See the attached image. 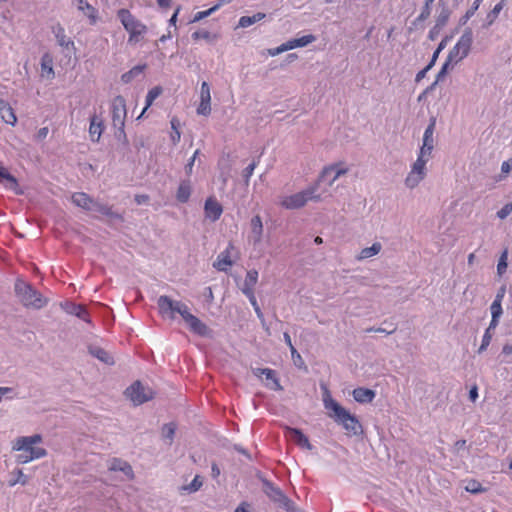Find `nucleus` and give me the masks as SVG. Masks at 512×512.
I'll list each match as a JSON object with an SVG mask.
<instances>
[{
  "instance_id": "1",
  "label": "nucleus",
  "mask_w": 512,
  "mask_h": 512,
  "mask_svg": "<svg viewBox=\"0 0 512 512\" xmlns=\"http://www.w3.org/2000/svg\"><path fill=\"white\" fill-rule=\"evenodd\" d=\"M322 401L324 408L328 411V416L336 423L342 425L348 435H359L362 433V425L355 415H352L348 410L342 407L331 396V393L326 385H321Z\"/></svg>"
},
{
  "instance_id": "2",
  "label": "nucleus",
  "mask_w": 512,
  "mask_h": 512,
  "mask_svg": "<svg viewBox=\"0 0 512 512\" xmlns=\"http://www.w3.org/2000/svg\"><path fill=\"white\" fill-rule=\"evenodd\" d=\"M319 182L309 186L307 189L297 192L293 195L284 196L280 200V205L286 209H299L306 205L308 201H320L321 196L318 194Z\"/></svg>"
},
{
  "instance_id": "3",
  "label": "nucleus",
  "mask_w": 512,
  "mask_h": 512,
  "mask_svg": "<svg viewBox=\"0 0 512 512\" xmlns=\"http://www.w3.org/2000/svg\"><path fill=\"white\" fill-rule=\"evenodd\" d=\"M111 115L113 127L117 129L115 136L118 140L126 141L124 131L125 119L127 116L126 101L122 96H116L111 103Z\"/></svg>"
},
{
  "instance_id": "4",
  "label": "nucleus",
  "mask_w": 512,
  "mask_h": 512,
  "mask_svg": "<svg viewBox=\"0 0 512 512\" xmlns=\"http://www.w3.org/2000/svg\"><path fill=\"white\" fill-rule=\"evenodd\" d=\"M117 18L129 33V42L139 41V37L147 31L146 25L136 19L127 9H119L117 11Z\"/></svg>"
},
{
  "instance_id": "5",
  "label": "nucleus",
  "mask_w": 512,
  "mask_h": 512,
  "mask_svg": "<svg viewBox=\"0 0 512 512\" xmlns=\"http://www.w3.org/2000/svg\"><path fill=\"white\" fill-rule=\"evenodd\" d=\"M157 305L160 315L165 319L173 320L176 314H179L182 318L189 311L188 306L177 300H173L167 295H161L157 299Z\"/></svg>"
},
{
  "instance_id": "6",
  "label": "nucleus",
  "mask_w": 512,
  "mask_h": 512,
  "mask_svg": "<svg viewBox=\"0 0 512 512\" xmlns=\"http://www.w3.org/2000/svg\"><path fill=\"white\" fill-rule=\"evenodd\" d=\"M473 42V33L471 29H466L461 37L458 39L457 43L450 50L447 59L453 65L458 64L464 58H466L470 52L471 46Z\"/></svg>"
},
{
  "instance_id": "7",
  "label": "nucleus",
  "mask_w": 512,
  "mask_h": 512,
  "mask_svg": "<svg viewBox=\"0 0 512 512\" xmlns=\"http://www.w3.org/2000/svg\"><path fill=\"white\" fill-rule=\"evenodd\" d=\"M429 160L430 157L418 153L417 159L412 164L411 170L404 180L407 188L414 189L424 180L427 174L426 164Z\"/></svg>"
},
{
  "instance_id": "8",
  "label": "nucleus",
  "mask_w": 512,
  "mask_h": 512,
  "mask_svg": "<svg viewBox=\"0 0 512 512\" xmlns=\"http://www.w3.org/2000/svg\"><path fill=\"white\" fill-rule=\"evenodd\" d=\"M125 395L134 405H141L154 397V391L149 386L136 381L125 390Z\"/></svg>"
},
{
  "instance_id": "9",
  "label": "nucleus",
  "mask_w": 512,
  "mask_h": 512,
  "mask_svg": "<svg viewBox=\"0 0 512 512\" xmlns=\"http://www.w3.org/2000/svg\"><path fill=\"white\" fill-rule=\"evenodd\" d=\"M348 172V168L342 163H336L325 167L319 177L320 181H326L329 186H332L341 176Z\"/></svg>"
},
{
  "instance_id": "10",
  "label": "nucleus",
  "mask_w": 512,
  "mask_h": 512,
  "mask_svg": "<svg viewBox=\"0 0 512 512\" xmlns=\"http://www.w3.org/2000/svg\"><path fill=\"white\" fill-rule=\"evenodd\" d=\"M13 449L22 451V453L17 456L19 463H27L32 460V436L16 439Z\"/></svg>"
},
{
  "instance_id": "11",
  "label": "nucleus",
  "mask_w": 512,
  "mask_h": 512,
  "mask_svg": "<svg viewBox=\"0 0 512 512\" xmlns=\"http://www.w3.org/2000/svg\"><path fill=\"white\" fill-rule=\"evenodd\" d=\"M263 491L273 502L278 503L281 507L288 504L290 500L280 488L268 480H263Z\"/></svg>"
},
{
  "instance_id": "12",
  "label": "nucleus",
  "mask_w": 512,
  "mask_h": 512,
  "mask_svg": "<svg viewBox=\"0 0 512 512\" xmlns=\"http://www.w3.org/2000/svg\"><path fill=\"white\" fill-rule=\"evenodd\" d=\"M436 121L435 119H431L429 125L424 131L423 135V143L420 147L419 154L428 156L431 158L432 151L434 149V130H435Z\"/></svg>"
},
{
  "instance_id": "13",
  "label": "nucleus",
  "mask_w": 512,
  "mask_h": 512,
  "mask_svg": "<svg viewBox=\"0 0 512 512\" xmlns=\"http://www.w3.org/2000/svg\"><path fill=\"white\" fill-rule=\"evenodd\" d=\"M14 290L16 297L24 306L29 307L32 304L31 287L22 278H17Z\"/></svg>"
},
{
  "instance_id": "14",
  "label": "nucleus",
  "mask_w": 512,
  "mask_h": 512,
  "mask_svg": "<svg viewBox=\"0 0 512 512\" xmlns=\"http://www.w3.org/2000/svg\"><path fill=\"white\" fill-rule=\"evenodd\" d=\"M41 80L51 82L55 78L54 59L50 53H44L40 61V74Z\"/></svg>"
},
{
  "instance_id": "15",
  "label": "nucleus",
  "mask_w": 512,
  "mask_h": 512,
  "mask_svg": "<svg viewBox=\"0 0 512 512\" xmlns=\"http://www.w3.org/2000/svg\"><path fill=\"white\" fill-rule=\"evenodd\" d=\"M263 223L262 219L259 215L252 217L250 221V234H249V242L252 243L254 248H257L263 238Z\"/></svg>"
},
{
  "instance_id": "16",
  "label": "nucleus",
  "mask_w": 512,
  "mask_h": 512,
  "mask_svg": "<svg viewBox=\"0 0 512 512\" xmlns=\"http://www.w3.org/2000/svg\"><path fill=\"white\" fill-rule=\"evenodd\" d=\"M211 113V93L207 82H202L200 89V103L197 107V114L208 116Z\"/></svg>"
},
{
  "instance_id": "17",
  "label": "nucleus",
  "mask_w": 512,
  "mask_h": 512,
  "mask_svg": "<svg viewBox=\"0 0 512 512\" xmlns=\"http://www.w3.org/2000/svg\"><path fill=\"white\" fill-rule=\"evenodd\" d=\"M204 213L207 219L215 222L223 213L222 205L214 197H209L204 204Z\"/></svg>"
},
{
  "instance_id": "18",
  "label": "nucleus",
  "mask_w": 512,
  "mask_h": 512,
  "mask_svg": "<svg viewBox=\"0 0 512 512\" xmlns=\"http://www.w3.org/2000/svg\"><path fill=\"white\" fill-rule=\"evenodd\" d=\"M234 249V245L229 243L226 249L217 256V259L213 264L214 268L219 271H226L231 267L233 265L232 252Z\"/></svg>"
},
{
  "instance_id": "19",
  "label": "nucleus",
  "mask_w": 512,
  "mask_h": 512,
  "mask_svg": "<svg viewBox=\"0 0 512 512\" xmlns=\"http://www.w3.org/2000/svg\"><path fill=\"white\" fill-rule=\"evenodd\" d=\"M190 330L198 335L204 336L208 333V327L196 316L188 311L182 318Z\"/></svg>"
},
{
  "instance_id": "20",
  "label": "nucleus",
  "mask_w": 512,
  "mask_h": 512,
  "mask_svg": "<svg viewBox=\"0 0 512 512\" xmlns=\"http://www.w3.org/2000/svg\"><path fill=\"white\" fill-rule=\"evenodd\" d=\"M61 307L66 313L74 315L87 323L90 322L89 314L84 306L70 301H65L61 304Z\"/></svg>"
},
{
  "instance_id": "21",
  "label": "nucleus",
  "mask_w": 512,
  "mask_h": 512,
  "mask_svg": "<svg viewBox=\"0 0 512 512\" xmlns=\"http://www.w3.org/2000/svg\"><path fill=\"white\" fill-rule=\"evenodd\" d=\"M286 435L290 438V440L295 442L301 448H304L307 450L312 449V445L310 444L308 437L306 435H304L301 430L296 429V428L287 427Z\"/></svg>"
},
{
  "instance_id": "22",
  "label": "nucleus",
  "mask_w": 512,
  "mask_h": 512,
  "mask_svg": "<svg viewBox=\"0 0 512 512\" xmlns=\"http://www.w3.org/2000/svg\"><path fill=\"white\" fill-rule=\"evenodd\" d=\"M104 125L103 121L99 119L96 115L90 118V126H89V136L91 141L98 142L103 133Z\"/></svg>"
},
{
  "instance_id": "23",
  "label": "nucleus",
  "mask_w": 512,
  "mask_h": 512,
  "mask_svg": "<svg viewBox=\"0 0 512 512\" xmlns=\"http://www.w3.org/2000/svg\"><path fill=\"white\" fill-rule=\"evenodd\" d=\"M258 281V272L256 270H249L246 274L242 292L247 296H254V286Z\"/></svg>"
},
{
  "instance_id": "24",
  "label": "nucleus",
  "mask_w": 512,
  "mask_h": 512,
  "mask_svg": "<svg viewBox=\"0 0 512 512\" xmlns=\"http://www.w3.org/2000/svg\"><path fill=\"white\" fill-rule=\"evenodd\" d=\"M109 470L110 471H121L127 476L128 479H132L134 477L132 467L126 461L121 459L113 458L109 462Z\"/></svg>"
},
{
  "instance_id": "25",
  "label": "nucleus",
  "mask_w": 512,
  "mask_h": 512,
  "mask_svg": "<svg viewBox=\"0 0 512 512\" xmlns=\"http://www.w3.org/2000/svg\"><path fill=\"white\" fill-rule=\"evenodd\" d=\"M353 398L359 403H370L375 398V391L368 388H356L352 392Z\"/></svg>"
},
{
  "instance_id": "26",
  "label": "nucleus",
  "mask_w": 512,
  "mask_h": 512,
  "mask_svg": "<svg viewBox=\"0 0 512 512\" xmlns=\"http://www.w3.org/2000/svg\"><path fill=\"white\" fill-rule=\"evenodd\" d=\"M71 200L73 204L87 211L91 210L94 201V199H92L89 195L83 192L74 193L71 196Z\"/></svg>"
},
{
  "instance_id": "27",
  "label": "nucleus",
  "mask_w": 512,
  "mask_h": 512,
  "mask_svg": "<svg viewBox=\"0 0 512 512\" xmlns=\"http://www.w3.org/2000/svg\"><path fill=\"white\" fill-rule=\"evenodd\" d=\"M88 351L93 357L97 358L101 362L108 365L114 364L113 357L103 348L96 345H91L89 346Z\"/></svg>"
},
{
  "instance_id": "28",
  "label": "nucleus",
  "mask_w": 512,
  "mask_h": 512,
  "mask_svg": "<svg viewBox=\"0 0 512 512\" xmlns=\"http://www.w3.org/2000/svg\"><path fill=\"white\" fill-rule=\"evenodd\" d=\"M192 187L190 181L183 180L180 182L176 192V199L181 203H186L191 195Z\"/></svg>"
},
{
  "instance_id": "29",
  "label": "nucleus",
  "mask_w": 512,
  "mask_h": 512,
  "mask_svg": "<svg viewBox=\"0 0 512 512\" xmlns=\"http://www.w3.org/2000/svg\"><path fill=\"white\" fill-rule=\"evenodd\" d=\"M78 9L82 11L89 19L92 24L96 23L98 19L97 10L91 6L87 0H76Z\"/></svg>"
},
{
  "instance_id": "30",
  "label": "nucleus",
  "mask_w": 512,
  "mask_h": 512,
  "mask_svg": "<svg viewBox=\"0 0 512 512\" xmlns=\"http://www.w3.org/2000/svg\"><path fill=\"white\" fill-rule=\"evenodd\" d=\"M381 250H382V244L380 242H375L372 244V246L363 248L360 251V253L358 254V256L356 257V259L358 261H362V260L371 258V257L377 255L378 253H380Z\"/></svg>"
},
{
  "instance_id": "31",
  "label": "nucleus",
  "mask_w": 512,
  "mask_h": 512,
  "mask_svg": "<svg viewBox=\"0 0 512 512\" xmlns=\"http://www.w3.org/2000/svg\"><path fill=\"white\" fill-rule=\"evenodd\" d=\"M262 374L265 376L266 380L268 381L266 383V386L269 387L272 390H282V386L279 383L278 378L276 377V373L274 370L270 368H265V370H262Z\"/></svg>"
},
{
  "instance_id": "32",
  "label": "nucleus",
  "mask_w": 512,
  "mask_h": 512,
  "mask_svg": "<svg viewBox=\"0 0 512 512\" xmlns=\"http://www.w3.org/2000/svg\"><path fill=\"white\" fill-rule=\"evenodd\" d=\"M54 34H55L57 43L61 47L69 48L70 46H72V47L74 46L73 41L69 37H67V35L65 34V30L63 27L57 26L54 29Z\"/></svg>"
},
{
  "instance_id": "33",
  "label": "nucleus",
  "mask_w": 512,
  "mask_h": 512,
  "mask_svg": "<svg viewBox=\"0 0 512 512\" xmlns=\"http://www.w3.org/2000/svg\"><path fill=\"white\" fill-rule=\"evenodd\" d=\"M265 17H266V14L262 13V12H258L252 16H242L239 19L238 27L247 28V27L255 24L256 22L263 20Z\"/></svg>"
},
{
  "instance_id": "34",
  "label": "nucleus",
  "mask_w": 512,
  "mask_h": 512,
  "mask_svg": "<svg viewBox=\"0 0 512 512\" xmlns=\"http://www.w3.org/2000/svg\"><path fill=\"white\" fill-rule=\"evenodd\" d=\"M90 211L98 212V213L108 216L110 218H120V215L113 212L111 207H109L108 205L102 204L100 202H97L95 200L93 201V205H92V208Z\"/></svg>"
},
{
  "instance_id": "35",
  "label": "nucleus",
  "mask_w": 512,
  "mask_h": 512,
  "mask_svg": "<svg viewBox=\"0 0 512 512\" xmlns=\"http://www.w3.org/2000/svg\"><path fill=\"white\" fill-rule=\"evenodd\" d=\"M161 93H162V88L160 86L153 87L152 89H150L148 91V93L146 95V104H145V107H144L143 111L141 112L139 118L144 116L147 109L153 104L154 100L161 95Z\"/></svg>"
},
{
  "instance_id": "36",
  "label": "nucleus",
  "mask_w": 512,
  "mask_h": 512,
  "mask_svg": "<svg viewBox=\"0 0 512 512\" xmlns=\"http://www.w3.org/2000/svg\"><path fill=\"white\" fill-rule=\"evenodd\" d=\"M0 115L2 120L7 124L14 125L17 120L13 109L7 103L1 106Z\"/></svg>"
},
{
  "instance_id": "37",
  "label": "nucleus",
  "mask_w": 512,
  "mask_h": 512,
  "mask_svg": "<svg viewBox=\"0 0 512 512\" xmlns=\"http://www.w3.org/2000/svg\"><path fill=\"white\" fill-rule=\"evenodd\" d=\"M145 67H146L145 65H137V66L133 67L131 70H129L128 72L124 73L121 76L122 82H124V83L131 82L133 80V78H135L136 76H138L139 74H141L143 72Z\"/></svg>"
},
{
  "instance_id": "38",
  "label": "nucleus",
  "mask_w": 512,
  "mask_h": 512,
  "mask_svg": "<svg viewBox=\"0 0 512 512\" xmlns=\"http://www.w3.org/2000/svg\"><path fill=\"white\" fill-rule=\"evenodd\" d=\"M203 485V481L199 475H196L190 484L182 487L183 491L187 493H194L198 491Z\"/></svg>"
},
{
  "instance_id": "39",
  "label": "nucleus",
  "mask_w": 512,
  "mask_h": 512,
  "mask_svg": "<svg viewBox=\"0 0 512 512\" xmlns=\"http://www.w3.org/2000/svg\"><path fill=\"white\" fill-rule=\"evenodd\" d=\"M175 431H176V426L173 423L165 424L162 428V437H163V439L168 440L169 445L173 441Z\"/></svg>"
},
{
  "instance_id": "40",
  "label": "nucleus",
  "mask_w": 512,
  "mask_h": 512,
  "mask_svg": "<svg viewBox=\"0 0 512 512\" xmlns=\"http://www.w3.org/2000/svg\"><path fill=\"white\" fill-rule=\"evenodd\" d=\"M179 127L180 121L176 117H173L171 119V128L173 130L171 133V141L173 144H177L180 141L181 133L179 131Z\"/></svg>"
},
{
  "instance_id": "41",
  "label": "nucleus",
  "mask_w": 512,
  "mask_h": 512,
  "mask_svg": "<svg viewBox=\"0 0 512 512\" xmlns=\"http://www.w3.org/2000/svg\"><path fill=\"white\" fill-rule=\"evenodd\" d=\"M315 40H316V37L312 34L304 35L300 38L293 39L295 48L305 47V46L313 43Z\"/></svg>"
},
{
  "instance_id": "42",
  "label": "nucleus",
  "mask_w": 512,
  "mask_h": 512,
  "mask_svg": "<svg viewBox=\"0 0 512 512\" xmlns=\"http://www.w3.org/2000/svg\"><path fill=\"white\" fill-rule=\"evenodd\" d=\"M49 298L34 290V309H40L47 305Z\"/></svg>"
},
{
  "instance_id": "43",
  "label": "nucleus",
  "mask_w": 512,
  "mask_h": 512,
  "mask_svg": "<svg viewBox=\"0 0 512 512\" xmlns=\"http://www.w3.org/2000/svg\"><path fill=\"white\" fill-rule=\"evenodd\" d=\"M465 489H466V491L473 493V494H477V493H481V492L485 491V489L482 487V485L476 480L468 481Z\"/></svg>"
},
{
  "instance_id": "44",
  "label": "nucleus",
  "mask_w": 512,
  "mask_h": 512,
  "mask_svg": "<svg viewBox=\"0 0 512 512\" xmlns=\"http://www.w3.org/2000/svg\"><path fill=\"white\" fill-rule=\"evenodd\" d=\"M455 65H453L452 63H450L448 60H446L444 62V64L442 65L440 71L438 72V74L436 75V82H441L446 74L448 73L449 70H452L454 68Z\"/></svg>"
},
{
  "instance_id": "45",
  "label": "nucleus",
  "mask_w": 512,
  "mask_h": 512,
  "mask_svg": "<svg viewBox=\"0 0 512 512\" xmlns=\"http://www.w3.org/2000/svg\"><path fill=\"white\" fill-rule=\"evenodd\" d=\"M492 336H493V334H492V332H490V329H486L485 333L483 335V338H482V343L478 349L479 354L483 353L487 349V347L490 345Z\"/></svg>"
},
{
  "instance_id": "46",
  "label": "nucleus",
  "mask_w": 512,
  "mask_h": 512,
  "mask_svg": "<svg viewBox=\"0 0 512 512\" xmlns=\"http://www.w3.org/2000/svg\"><path fill=\"white\" fill-rule=\"evenodd\" d=\"M507 257H508V252L507 250H505L500 258H499V261H498V264H497V273L501 276L503 273H505L506 269H507Z\"/></svg>"
},
{
  "instance_id": "47",
  "label": "nucleus",
  "mask_w": 512,
  "mask_h": 512,
  "mask_svg": "<svg viewBox=\"0 0 512 512\" xmlns=\"http://www.w3.org/2000/svg\"><path fill=\"white\" fill-rule=\"evenodd\" d=\"M482 1L483 0H475L474 1L471 8L468 9L467 12L465 13V15L463 16V18H462L463 23H466L474 15V13L477 11V9L479 8Z\"/></svg>"
},
{
  "instance_id": "48",
  "label": "nucleus",
  "mask_w": 512,
  "mask_h": 512,
  "mask_svg": "<svg viewBox=\"0 0 512 512\" xmlns=\"http://www.w3.org/2000/svg\"><path fill=\"white\" fill-rule=\"evenodd\" d=\"M15 473L17 474V477L13 478L9 481L10 486H14L18 483H21L24 485L28 482V477L23 474L22 470L18 469Z\"/></svg>"
},
{
  "instance_id": "49",
  "label": "nucleus",
  "mask_w": 512,
  "mask_h": 512,
  "mask_svg": "<svg viewBox=\"0 0 512 512\" xmlns=\"http://www.w3.org/2000/svg\"><path fill=\"white\" fill-rule=\"evenodd\" d=\"M257 166V162L256 161H252L244 170H243V177H244V180H245V183L248 184L249 183V180H250V177L253 175L254 173V170Z\"/></svg>"
},
{
  "instance_id": "50",
  "label": "nucleus",
  "mask_w": 512,
  "mask_h": 512,
  "mask_svg": "<svg viewBox=\"0 0 512 512\" xmlns=\"http://www.w3.org/2000/svg\"><path fill=\"white\" fill-rule=\"evenodd\" d=\"M433 2H434V0H426L425 1V6L423 7L420 15L418 16V20L424 21V20H426L430 16V13H431L430 5Z\"/></svg>"
},
{
  "instance_id": "51",
  "label": "nucleus",
  "mask_w": 512,
  "mask_h": 512,
  "mask_svg": "<svg viewBox=\"0 0 512 512\" xmlns=\"http://www.w3.org/2000/svg\"><path fill=\"white\" fill-rule=\"evenodd\" d=\"M449 15H450L449 10L448 9H443L440 12V14L438 15V17H437L436 25L438 27L444 26L447 23V21H448Z\"/></svg>"
},
{
  "instance_id": "52",
  "label": "nucleus",
  "mask_w": 512,
  "mask_h": 512,
  "mask_svg": "<svg viewBox=\"0 0 512 512\" xmlns=\"http://www.w3.org/2000/svg\"><path fill=\"white\" fill-rule=\"evenodd\" d=\"M492 318H500L502 315V305L498 301H493L490 307Z\"/></svg>"
},
{
  "instance_id": "53",
  "label": "nucleus",
  "mask_w": 512,
  "mask_h": 512,
  "mask_svg": "<svg viewBox=\"0 0 512 512\" xmlns=\"http://www.w3.org/2000/svg\"><path fill=\"white\" fill-rule=\"evenodd\" d=\"M192 38L194 40L204 39V40L210 41L211 40V34H210V32H208L206 30L195 31L192 34Z\"/></svg>"
},
{
  "instance_id": "54",
  "label": "nucleus",
  "mask_w": 512,
  "mask_h": 512,
  "mask_svg": "<svg viewBox=\"0 0 512 512\" xmlns=\"http://www.w3.org/2000/svg\"><path fill=\"white\" fill-rule=\"evenodd\" d=\"M212 13H214V9H212V8H209L208 10H205V11L197 12L194 15L193 22L200 21V20L210 16Z\"/></svg>"
},
{
  "instance_id": "55",
  "label": "nucleus",
  "mask_w": 512,
  "mask_h": 512,
  "mask_svg": "<svg viewBox=\"0 0 512 512\" xmlns=\"http://www.w3.org/2000/svg\"><path fill=\"white\" fill-rule=\"evenodd\" d=\"M248 299H249L251 305L253 306L254 311L257 314L258 318L263 320V313H262V311H261V309H260V307H259V305L257 303L255 295L251 296V297H248Z\"/></svg>"
},
{
  "instance_id": "56",
  "label": "nucleus",
  "mask_w": 512,
  "mask_h": 512,
  "mask_svg": "<svg viewBox=\"0 0 512 512\" xmlns=\"http://www.w3.org/2000/svg\"><path fill=\"white\" fill-rule=\"evenodd\" d=\"M433 67V62H429V64L423 68L422 70H420L417 74H416V77H415V81L416 82H420L422 79L425 78L427 72Z\"/></svg>"
},
{
  "instance_id": "57",
  "label": "nucleus",
  "mask_w": 512,
  "mask_h": 512,
  "mask_svg": "<svg viewBox=\"0 0 512 512\" xmlns=\"http://www.w3.org/2000/svg\"><path fill=\"white\" fill-rule=\"evenodd\" d=\"M512 170V157L508 159L507 161H504L501 165V173L505 176H507L510 171Z\"/></svg>"
},
{
  "instance_id": "58",
  "label": "nucleus",
  "mask_w": 512,
  "mask_h": 512,
  "mask_svg": "<svg viewBox=\"0 0 512 512\" xmlns=\"http://www.w3.org/2000/svg\"><path fill=\"white\" fill-rule=\"evenodd\" d=\"M511 212L512 209L508 206V204H506L497 212V217L500 219H505Z\"/></svg>"
},
{
  "instance_id": "59",
  "label": "nucleus",
  "mask_w": 512,
  "mask_h": 512,
  "mask_svg": "<svg viewBox=\"0 0 512 512\" xmlns=\"http://www.w3.org/2000/svg\"><path fill=\"white\" fill-rule=\"evenodd\" d=\"M290 351H291V356H292L294 364L297 366H301V364H303L301 355L298 353V351L295 349V347H292V349Z\"/></svg>"
},
{
  "instance_id": "60",
  "label": "nucleus",
  "mask_w": 512,
  "mask_h": 512,
  "mask_svg": "<svg viewBox=\"0 0 512 512\" xmlns=\"http://www.w3.org/2000/svg\"><path fill=\"white\" fill-rule=\"evenodd\" d=\"M287 512H304L302 509L295 506L294 502L292 500L288 501V504H286L283 507Z\"/></svg>"
},
{
  "instance_id": "61",
  "label": "nucleus",
  "mask_w": 512,
  "mask_h": 512,
  "mask_svg": "<svg viewBox=\"0 0 512 512\" xmlns=\"http://www.w3.org/2000/svg\"><path fill=\"white\" fill-rule=\"evenodd\" d=\"M283 52H285V51H284L282 45L275 47V48H270L267 50V53L272 57L277 56Z\"/></svg>"
},
{
  "instance_id": "62",
  "label": "nucleus",
  "mask_w": 512,
  "mask_h": 512,
  "mask_svg": "<svg viewBox=\"0 0 512 512\" xmlns=\"http://www.w3.org/2000/svg\"><path fill=\"white\" fill-rule=\"evenodd\" d=\"M46 455V450L41 447L34 446V459L42 458Z\"/></svg>"
},
{
  "instance_id": "63",
  "label": "nucleus",
  "mask_w": 512,
  "mask_h": 512,
  "mask_svg": "<svg viewBox=\"0 0 512 512\" xmlns=\"http://www.w3.org/2000/svg\"><path fill=\"white\" fill-rule=\"evenodd\" d=\"M505 291H506L505 287H504V286H503V287H501V288L499 289V291L497 292V294H496V296H495L494 301H498V303H501V304H502V300H503V298H504Z\"/></svg>"
},
{
  "instance_id": "64",
  "label": "nucleus",
  "mask_w": 512,
  "mask_h": 512,
  "mask_svg": "<svg viewBox=\"0 0 512 512\" xmlns=\"http://www.w3.org/2000/svg\"><path fill=\"white\" fill-rule=\"evenodd\" d=\"M148 200H149V197L147 195H136L135 196V201L139 205L147 203Z\"/></svg>"
}]
</instances>
